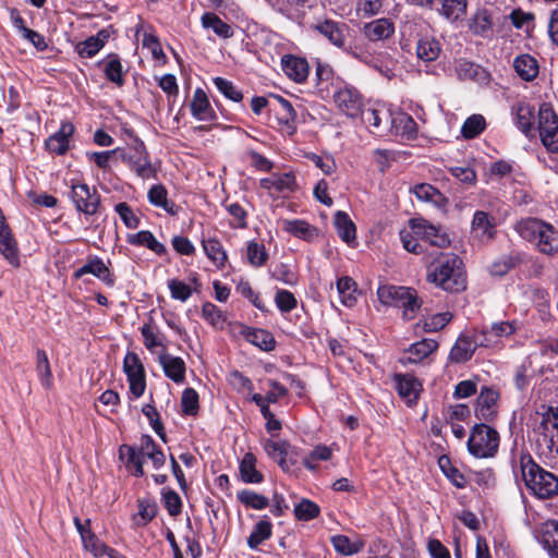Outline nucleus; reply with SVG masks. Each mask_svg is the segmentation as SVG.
<instances>
[{
  "label": "nucleus",
  "instance_id": "f257e3e1",
  "mask_svg": "<svg viewBox=\"0 0 558 558\" xmlns=\"http://www.w3.org/2000/svg\"><path fill=\"white\" fill-rule=\"evenodd\" d=\"M462 259L456 254L439 255L427 269V281L448 292L465 289L466 280Z\"/></svg>",
  "mask_w": 558,
  "mask_h": 558
},
{
  "label": "nucleus",
  "instance_id": "f03ea898",
  "mask_svg": "<svg viewBox=\"0 0 558 558\" xmlns=\"http://www.w3.org/2000/svg\"><path fill=\"white\" fill-rule=\"evenodd\" d=\"M522 477L526 487L539 498L546 499L558 494V477L537 465L529 454L520 459Z\"/></svg>",
  "mask_w": 558,
  "mask_h": 558
},
{
  "label": "nucleus",
  "instance_id": "7ed1b4c3",
  "mask_svg": "<svg viewBox=\"0 0 558 558\" xmlns=\"http://www.w3.org/2000/svg\"><path fill=\"white\" fill-rule=\"evenodd\" d=\"M517 230L524 240L533 243L541 253L553 255L558 251V234L549 223L536 218H527L517 225Z\"/></svg>",
  "mask_w": 558,
  "mask_h": 558
},
{
  "label": "nucleus",
  "instance_id": "20e7f679",
  "mask_svg": "<svg viewBox=\"0 0 558 558\" xmlns=\"http://www.w3.org/2000/svg\"><path fill=\"white\" fill-rule=\"evenodd\" d=\"M120 457L123 459L126 457V466L134 469L135 476H143L144 470V458L151 460L156 469L162 466L166 462L163 452L158 448L154 439L148 435L141 437L140 448L122 445L120 447Z\"/></svg>",
  "mask_w": 558,
  "mask_h": 558
},
{
  "label": "nucleus",
  "instance_id": "39448f33",
  "mask_svg": "<svg viewBox=\"0 0 558 558\" xmlns=\"http://www.w3.org/2000/svg\"><path fill=\"white\" fill-rule=\"evenodd\" d=\"M377 296L383 305L402 308L403 318L407 320L413 319L422 305L416 291L407 287L380 286Z\"/></svg>",
  "mask_w": 558,
  "mask_h": 558
},
{
  "label": "nucleus",
  "instance_id": "423d86ee",
  "mask_svg": "<svg viewBox=\"0 0 558 558\" xmlns=\"http://www.w3.org/2000/svg\"><path fill=\"white\" fill-rule=\"evenodd\" d=\"M499 447V434L486 424H476L470 434L468 448L476 458L494 457Z\"/></svg>",
  "mask_w": 558,
  "mask_h": 558
},
{
  "label": "nucleus",
  "instance_id": "0eeeda50",
  "mask_svg": "<svg viewBox=\"0 0 558 558\" xmlns=\"http://www.w3.org/2000/svg\"><path fill=\"white\" fill-rule=\"evenodd\" d=\"M121 159L142 179L147 180L156 177L157 170L149 160L148 153L143 142L121 153Z\"/></svg>",
  "mask_w": 558,
  "mask_h": 558
},
{
  "label": "nucleus",
  "instance_id": "6e6552de",
  "mask_svg": "<svg viewBox=\"0 0 558 558\" xmlns=\"http://www.w3.org/2000/svg\"><path fill=\"white\" fill-rule=\"evenodd\" d=\"M538 131L543 145L549 151L558 153V117L547 104L538 110Z\"/></svg>",
  "mask_w": 558,
  "mask_h": 558
},
{
  "label": "nucleus",
  "instance_id": "1a4fd4ad",
  "mask_svg": "<svg viewBox=\"0 0 558 558\" xmlns=\"http://www.w3.org/2000/svg\"><path fill=\"white\" fill-rule=\"evenodd\" d=\"M123 371L130 384V391L135 397H141L146 388L145 368L135 352H128L123 360Z\"/></svg>",
  "mask_w": 558,
  "mask_h": 558
},
{
  "label": "nucleus",
  "instance_id": "9d476101",
  "mask_svg": "<svg viewBox=\"0 0 558 558\" xmlns=\"http://www.w3.org/2000/svg\"><path fill=\"white\" fill-rule=\"evenodd\" d=\"M71 198L77 211L88 216L96 215L100 207V195L96 189L85 183L72 184Z\"/></svg>",
  "mask_w": 558,
  "mask_h": 558
},
{
  "label": "nucleus",
  "instance_id": "9b49d317",
  "mask_svg": "<svg viewBox=\"0 0 558 558\" xmlns=\"http://www.w3.org/2000/svg\"><path fill=\"white\" fill-rule=\"evenodd\" d=\"M496 220L484 210H476L471 222V234L481 243H488L496 236Z\"/></svg>",
  "mask_w": 558,
  "mask_h": 558
},
{
  "label": "nucleus",
  "instance_id": "f8f14e48",
  "mask_svg": "<svg viewBox=\"0 0 558 558\" xmlns=\"http://www.w3.org/2000/svg\"><path fill=\"white\" fill-rule=\"evenodd\" d=\"M411 223L414 234L430 245L446 247L450 244L449 236L426 220L412 219Z\"/></svg>",
  "mask_w": 558,
  "mask_h": 558
},
{
  "label": "nucleus",
  "instance_id": "ddd939ff",
  "mask_svg": "<svg viewBox=\"0 0 558 558\" xmlns=\"http://www.w3.org/2000/svg\"><path fill=\"white\" fill-rule=\"evenodd\" d=\"M478 345H487L486 342L477 341L475 333H462L452 347L449 359L454 363H464L473 356Z\"/></svg>",
  "mask_w": 558,
  "mask_h": 558
},
{
  "label": "nucleus",
  "instance_id": "4468645a",
  "mask_svg": "<svg viewBox=\"0 0 558 558\" xmlns=\"http://www.w3.org/2000/svg\"><path fill=\"white\" fill-rule=\"evenodd\" d=\"M158 361L168 378L177 384L184 381L186 367L185 362L181 357L169 354L166 348H163L158 354Z\"/></svg>",
  "mask_w": 558,
  "mask_h": 558
},
{
  "label": "nucleus",
  "instance_id": "2eb2a0df",
  "mask_svg": "<svg viewBox=\"0 0 558 558\" xmlns=\"http://www.w3.org/2000/svg\"><path fill=\"white\" fill-rule=\"evenodd\" d=\"M333 98L339 109L350 117L356 116L363 105L360 93L352 87H344L338 90Z\"/></svg>",
  "mask_w": 558,
  "mask_h": 558
},
{
  "label": "nucleus",
  "instance_id": "dca6fc26",
  "mask_svg": "<svg viewBox=\"0 0 558 558\" xmlns=\"http://www.w3.org/2000/svg\"><path fill=\"white\" fill-rule=\"evenodd\" d=\"M74 133V125L71 122H63L58 132L46 141V148L50 153L64 155L69 149L70 137Z\"/></svg>",
  "mask_w": 558,
  "mask_h": 558
},
{
  "label": "nucleus",
  "instance_id": "f3484780",
  "mask_svg": "<svg viewBox=\"0 0 558 558\" xmlns=\"http://www.w3.org/2000/svg\"><path fill=\"white\" fill-rule=\"evenodd\" d=\"M281 65L286 75L294 82L302 83L308 76V64L305 59L287 54L282 57Z\"/></svg>",
  "mask_w": 558,
  "mask_h": 558
},
{
  "label": "nucleus",
  "instance_id": "a211bd4d",
  "mask_svg": "<svg viewBox=\"0 0 558 558\" xmlns=\"http://www.w3.org/2000/svg\"><path fill=\"white\" fill-rule=\"evenodd\" d=\"M499 395L490 388H483L476 401V416L481 420L490 421L495 414V405Z\"/></svg>",
  "mask_w": 558,
  "mask_h": 558
},
{
  "label": "nucleus",
  "instance_id": "6ab92c4d",
  "mask_svg": "<svg viewBox=\"0 0 558 558\" xmlns=\"http://www.w3.org/2000/svg\"><path fill=\"white\" fill-rule=\"evenodd\" d=\"M86 274H92L96 276L98 279L104 281L107 286L111 287L114 284V278L110 274L108 267L105 265V263L98 258L95 257L93 259H89L87 264L78 268L74 272L75 278H81Z\"/></svg>",
  "mask_w": 558,
  "mask_h": 558
},
{
  "label": "nucleus",
  "instance_id": "aec40b11",
  "mask_svg": "<svg viewBox=\"0 0 558 558\" xmlns=\"http://www.w3.org/2000/svg\"><path fill=\"white\" fill-rule=\"evenodd\" d=\"M314 29L326 37L331 44L341 47L345 41V24H339L331 20H326L323 23L316 24Z\"/></svg>",
  "mask_w": 558,
  "mask_h": 558
},
{
  "label": "nucleus",
  "instance_id": "412c9836",
  "mask_svg": "<svg viewBox=\"0 0 558 558\" xmlns=\"http://www.w3.org/2000/svg\"><path fill=\"white\" fill-rule=\"evenodd\" d=\"M192 114L201 121H208L214 118V111L210 107L208 97L202 88H197L194 92V96L191 102Z\"/></svg>",
  "mask_w": 558,
  "mask_h": 558
},
{
  "label": "nucleus",
  "instance_id": "4be33fe9",
  "mask_svg": "<svg viewBox=\"0 0 558 558\" xmlns=\"http://www.w3.org/2000/svg\"><path fill=\"white\" fill-rule=\"evenodd\" d=\"M397 389L401 398L405 399L408 403H413L417 400L421 384L412 375H398Z\"/></svg>",
  "mask_w": 558,
  "mask_h": 558
},
{
  "label": "nucleus",
  "instance_id": "5701e85b",
  "mask_svg": "<svg viewBox=\"0 0 558 558\" xmlns=\"http://www.w3.org/2000/svg\"><path fill=\"white\" fill-rule=\"evenodd\" d=\"M395 32L393 24L387 19L375 20L364 26V33L371 40H381Z\"/></svg>",
  "mask_w": 558,
  "mask_h": 558
},
{
  "label": "nucleus",
  "instance_id": "b1692460",
  "mask_svg": "<svg viewBox=\"0 0 558 558\" xmlns=\"http://www.w3.org/2000/svg\"><path fill=\"white\" fill-rule=\"evenodd\" d=\"M517 74L524 81H532L538 74L537 61L530 54H521L513 62Z\"/></svg>",
  "mask_w": 558,
  "mask_h": 558
},
{
  "label": "nucleus",
  "instance_id": "393cba45",
  "mask_svg": "<svg viewBox=\"0 0 558 558\" xmlns=\"http://www.w3.org/2000/svg\"><path fill=\"white\" fill-rule=\"evenodd\" d=\"M202 25L204 28H211L214 33L223 38H231L234 35L231 25L223 22L217 14L207 12L202 15Z\"/></svg>",
  "mask_w": 558,
  "mask_h": 558
},
{
  "label": "nucleus",
  "instance_id": "a878e982",
  "mask_svg": "<svg viewBox=\"0 0 558 558\" xmlns=\"http://www.w3.org/2000/svg\"><path fill=\"white\" fill-rule=\"evenodd\" d=\"M468 0H441L440 14L451 23L461 21L466 14Z\"/></svg>",
  "mask_w": 558,
  "mask_h": 558
},
{
  "label": "nucleus",
  "instance_id": "bb28decb",
  "mask_svg": "<svg viewBox=\"0 0 558 558\" xmlns=\"http://www.w3.org/2000/svg\"><path fill=\"white\" fill-rule=\"evenodd\" d=\"M240 475L245 483L257 484L263 481V474L256 470V458L253 453L244 454L240 463Z\"/></svg>",
  "mask_w": 558,
  "mask_h": 558
},
{
  "label": "nucleus",
  "instance_id": "cd10ccee",
  "mask_svg": "<svg viewBox=\"0 0 558 558\" xmlns=\"http://www.w3.org/2000/svg\"><path fill=\"white\" fill-rule=\"evenodd\" d=\"M99 65L102 66L108 81L114 83L118 86H122L124 84L122 64L117 54L108 56L107 60L99 62Z\"/></svg>",
  "mask_w": 558,
  "mask_h": 558
},
{
  "label": "nucleus",
  "instance_id": "c85d7f7f",
  "mask_svg": "<svg viewBox=\"0 0 558 558\" xmlns=\"http://www.w3.org/2000/svg\"><path fill=\"white\" fill-rule=\"evenodd\" d=\"M339 236L348 244L355 241V225L344 211H337L333 219Z\"/></svg>",
  "mask_w": 558,
  "mask_h": 558
},
{
  "label": "nucleus",
  "instance_id": "c756f323",
  "mask_svg": "<svg viewBox=\"0 0 558 558\" xmlns=\"http://www.w3.org/2000/svg\"><path fill=\"white\" fill-rule=\"evenodd\" d=\"M542 543L549 554L558 558V522L547 521L542 529Z\"/></svg>",
  "mask_w": 558,
  "mask_h": 558
},
{
  "label": "nucleus",
  "instance_id": "7c9ffc66",
  "mask_svg": "<svg viewBox=\"0 0 558 558\" xmlns=\"http://www.w3.org/2000/svg\"><path fill=\"white\" fill-rule=\"evenodd\" d=\"M283 229L303 240H312L316 234V228L304 220H283Z\"/></svg>",
  "mask_w": 558,
  "mask_h": 558
},
{
  "label": "nucleus",
  "instance_id": "2f4dec72",
  "mask_svg": "<svg viewBox=\"0 0 558 558\" xmlns=\"http://www.w3.org/2000/svg\"><path fill=\"white\" fill-rule=\"evenodd\" d=\"M274 99L278 102L280 109L278 111V120L280 123H283L287 126V132L289 134H293L295 131L294 121L296 118V113L292 107V105L281 96H272Z\"/></svg>",
  "mask_w": 558,
  "mask_h": 558
},
{
  "label": "nucleus",
  "instance_id": "473e14b6",
  "mask_svg": "<svg viewBox=\"0 0 558 558\" xmlns=\"http://www.w3.org/2000/svg\"><path fill=\"white\" fill-rule=\"evenodd\" d=\"M416 53L418 59L423 61H434L440 53V45L435 38L423 37L417 43Z\"/></svg>",
  "mask_w": 558,
  "mask_h": 558
},
{
  "label": "nucleus",
  "instance_id": "72a5a7b5",
  "mask_svg": "<svg viewBox=\"0 0 558 558\" xmlns=\"http://www.w3.org/2000/svg\"><path fill=\"white\" fill-rule=\"evenodd\" d=\"M438 348V342L433 339H423L418 342L413 343L409 349V361L411 363H417L423 359L427 357Z\"/></svg>",
  "mask_w": 558,
  "mask_h": 558
},
{
  "label": "nucleus",
  "instance_id": "f704fd0d",
  "mask_svg": "<svg viewBox=\"0 0 558 558\" xmlns=\"http://www.w3.org/2000/svg\"><path fill=\"white\" fill-rule=\"evenodd\" d=\"M129 242L135 245L146 246L158 255L166 253L163 244L157 241L154 234L149 231H140L129 236Z\"/></svg>",
  "mask_w": 558,
  "mask_h": 558
},
{
  "label": "nucleus",
  "instance_id": "c9c22d12",
  "mask_svg": "<svg viewBox=\"0 0 558 558\" xmlns=\"http://www.w3.org/2000/svg\"><path fill=\"white\" fill-rule=\"evenodd\" d=\"M36 371L41 385L46 389H50L52 387V372L47 353L43 349L36 351Z\"/></svg>",
  "mask_w": 558,
  "mask_h": 558
},
{
  "label": "nucleus",
  "instance_id": "e433bc0d",
  "mask_svg": "<svg viewBox=\"0 0 558 558\" xmlns=\"http://www.w3.org/2000/svg\"><path fill=\"white\" fill-rule=\"evenodd\" d=\"M202 245L207 257L218 267L225 266L227 254L221 243L216 239L203 240Z\"/></svg>",
  "mask_w": 558,
  "mask_h": 558
},
{
  "label": "nucleus",
  "instance_id": "4c0bfd02",
  "mask_svg": "<svg viewBox=\"0 0 558 558\" xmlns=\"http://www.w3.org/2000/svg\"><path fill=\"white\" fill-rule=\"evenodd\" d=\"M167 195V190L161 184L153 185L148 191V199L153 205L163 208L171 215H175V206L173 203L168 201Z\"/></svg>",
  "mask_w": 558,
  "mask_h": 558
},
{
  "label": "nucleus",
  "instance_id": "58836bf2",
  "mask_svg": "<svg viewBox=\"0 0 558 558\" xmlns=\"http://www.w3.org/2000/svg\"><path fill=\"white\" fill-rule=\"evenodd\" d=\"M289 445L286 441L267 440L264 445L267 454L274 459L282 470L288 471L289 466L286 460Z\"/></svg>",
  "mask_w": 558,
  "mask_h": 558
},
{
  "label": "nucleus",
  "instance_id": "ea45409f",
  "mask_svg": "<svg viewBox=\"0 0 558 558\" xmlns=\"http://www.w3.org/2000/svg\"><path fill=\"white\" fill-rule=\"evenodd\" d=\"M515 119L519 129L524 133L529 134L534 123V109L532 106L525 102H520L514 107Z\"/></svg>",
  "mask_w": 558,
  "mask_h": 558
},
{
  "label": "nucleus",
  "instance_id": "a19ab883",
  "mask_svg": "<svg viewBox=\"0 0 558 558\" xmlns=\"http://www.w3.org/2000/svg\"><path fill=\"white\" fill-rule=\"evenodd\" d=\"M337 290L340 294L341 302L345 306H353L356 302V283L350 277H342L337 282Z\"/></svg>",
  "mask_w": 558,
  "mask_h": 558
},
{
  "label": "nucleus",
  "instance_id": "79ce46f5",
  "mask_svg": "<svg viewBox=\"0 0 558 558\" xmlns=\"http://www.w3.org/2000/svg\"><path fill=\"white\" fill-rule=\"evenodd\" d=\"M245 336L247 341L264 351H270L275 348L276 342L272 335L265 329H250Z\"/></svg>",
  "mask_w": 558,
  "mask_h": 558
},
{
  "label": "nucleus",
  "instance_id": "37998d69",
  "mask_svg": "<svg viewBox=\"0 0 558 558\" xmlns=\"http://www.w3.org/2000/svg\"><path fill=\"white\" fill-rule=\"evenodd\" d=\"M517 329H518V327H517L515 322L494 323L490 326L489 330L483 329V331H482V335L484 336L483 341L488 344V342H489L488 336L489 335H493L496 338L509 337V336L513 335L517 331Z\"/></svg>",
  "mask_w": 558,
  "mask_h": 558
},
{
  "label": "nucleus",
  "instance_id": "c03bdc74",
  "mask_svg": "<svg viewBox=\"0 0 558 558\" xmlns=\"http://www.w3.org/2000/svg\"><path fill=\"white\" fill-rule=\"evenodd\" d=\"M439 468L442 470L445 475L450 480V482L458 488H463L466 484L465 477L463 474L451 465L450 459L447 456H441L438 459Z\"/></svg>",
  "mask_w": 558,
  "mask_h": 558
},
{
  "label": "nucleus",
  "instance_id": "a18cd8bd",
  "mask_svg": "<svg viewBox=\"0 0 558 558\" xmlns=\"http://www.w3.org/2000/svg\"><path fill=\"white\" fill-rule=\"evenodd\" d=\"M271 535V524L268 521L262 520L257 522L251 535L247 538L250 548H257L259 544L268 539Z\"/></svg>",
  "mask_w": 558,
  "mask_h": 558
},
{
  "label": "nucleus",
  "instance_id": "49530a36",
  "mask_svg": "<svg viewBox=\"0 0 558 558\" xmlns=\"http://www.w3.org/2000/svg\"><path fill=\"white\" fill-rule=\"evenodd\" d=\"M486 122L483 116L472 114L462 125L461 133L465 138H474L485 129Z\"/></svg>",
  "mask_w": 558,
  "mask_h": 558
},
{
  "label": "nucleus",
  "instance_id": "de8ad7c7",
  "mask_svg": "<svg viewBox=\"0 0 558 558\" xmlns=\"http://www.w3.org/2000/svg\"><path fill=\"white\" fill-rule=\"evenodd\" d=\"M238 499L240 502H242L246 507H250V508H253L256 510H262V509L268 507V505H269V501L265 496L259 495L252 490H246V489L238 493Z\"/></svg>",
  "mask_w": 558,
  "mask_h": 558
},
{
  "label": "nucleus",
  "instance_id": "09e8293b",
  "mask_svg": "<svg viewBox=\"0 0 558 558\" xmlns=\"http://www.w3.org/2000/svg\"><path fill=\"white\" fill-rule=\"evenodd\" d=\"M331 543L335 549L344 556H351L359 553L363 543H351L350 538L345 535H335L331 537Z\"/></svg>",
  "mask_w": 558,
  "mask_h": 558
},
{
  "label": "nucleus",
  "instance_id": "8fccbe9b",
  "mask_svg": "<svg viewBox=\"0 0 558 558\" xmlns=\"http://www.w3.org/2000/svg\"><path fill=\"white\" fill-rule=\"evenodd\" d=\"M492 26V19L487 11H478L470 22V31L477 36H484Z\"/></svg>",
  "mask_w": 558,
  "mask_h": 558
},
{
  "label": "nucleus",
  "instance_id": "3c124183",
  "mask_svg": "<svg viewBox=\"0 0 558 558\" xmlns=\"http://www.w3.org/2000/svg\"><path fill=\"white\" fill-rule=\"evenodd\" d=\"M319 511V507L308 499H302L294 508L295 517L302 521H308L318 517Z\"/></svg>",
  "mask_w": 558,
  "mask_h": 558
},
{
  "label": "nucleus",
  "instance_id": "603ef678",
  "mask_svg": "<svg viewBox=\"0 0 558 558\" xmlns=\"http://www.w3.org/2000/svg\"><path fill=\"white\" fill-rule=\"evenodd\" d=\"M268 258V254L263 244L257 242H250L247 245V259L251 265L255 267L263 266Z\"/></svg>",
  "mask_w": 558,
  "mask_h": 558
},
{
  "label": "nucleus",
  "instance_id": "864d4df0",
  "mask_svg": "<svg viewBox=\"0 0 558 558\" xmlns=\"http://www.w3.org/2000/svg\"><path fill=\"white\" fill-rule=\"evenodd\" d=\"M182 412L186 415H195L198 412V395L193 388H186L181 398Z\"/></svg>",
  "mask_w": 558,
  "mask_h": 558
},
{
  "label": "nucleus",
  "instance_id": "5fc2aeb1",
  "mask_svg": "<svg viewBox=\"0 0 558 558\" xmlns=\"http://www.w3.org/2000/svg\"><path fill=\"white\" fill-rule=\"evenodd\" d=\"M413 193L418 199L424 202L438 204L439 201L441 199L440 192L430 184L426 183L415 185L413 189Z\"/></svg>",
  "mask_w": 558,
  "mask_h": 558
},
{
  "label": "nucleus",
  "instance_id": "6e6d98bb",
  "mask_svg": "<svg viewBox=\"0 0 558 558\" xmlns=\"http://www.w3.org/2000/svg\"><path fill=\"white\" fill-rule=\"evenodd\" d=\"M83 546L86 550L90 551L94 556L109 555L112 556L113 549L106 546L99 538L94 534L87 535V538L82 541Z\"/></svg>",
  "mask_w": 558,
  "mask_h": 558
},
{
  "label": "nucleus",
  "instance_id": "4d7b16f0",
  "mask_svg": "<svg viewBox=\"0 0 558 558\" xmlns=\"http://www.w3.org/2000/svg\"><path fill=\"white\" fill-rule=\"evenodd\" d=\"M203 317L215 327H222L226 322V316L215 304L205 303L202 308Z\"/></svg>",
  "mask_w": 558,
  "mask_h": 558
},
{
  "label": "nucleus",
  "instance_id": "13d9d810",
  "mask_svg": "<svg viewBox=\"0 0 558 558\" xmlns=\"http://www.w3.org/2000/svg\"><path fill=\"white\" fill-rule=\"evenodd\" d=\"M214 84L225 97L236 102L243 99L242 93L235 88L232 82L222 77H215Z\"/></svg>",
  "mask_w": 558,
  "mask_h": 558
},
{
  "label": "nucleus",
  "instance_id": "bf43d9fd",
  "mask_svg": "<svg viewBox=\"0 0 558 558\" xmlns=\"http://www.w3.org/2000/svg\"><path fill=\"white\" fill-rule=\"evenodd\" d=\"M157 505L150 500L142 499L138 500V517L140 521L136 522L137 525H146L150 522L157 514Z\"/></svg>",
  "mask_w": 558,
  "mask_h": 558
},
{
  "label": "nucleus",
  "instance_id": "052dcab7",
  "mask_svg": "<svg viewBox=\"0 0 558 558\" xmlns=\"http://www.w3.org/2000/svg\"><path fill=\"white\" fill-rule=\"evenodd\" d=\"M452 318L449 312L438 313L424 323V330L435 332L442 329Z\"/></svg>",
  "mask_w": 558,
  "mask_h": 558
},
{
  "label": "nucleus",
  "instance_id": "680f3d73",
  "mask_svg": "<svg viewBox=\"0 0 558 558\" xmlns=\"http://www.w3.org/2000/svg\"><path fill=\"white\" fill-rule=\"evenodd\" d=\"M275 302L281 312H291L296 307V299L288 290H278L275 296Z\"/></svg>",
  "mask_w": 558,
  "mask_h": 558
},
{
  "label": "nucleus",
  "instance_id": "e2e57ef3",
  "mask_svg": "<svg viewBox=\"0 0 558 558\" xmlns=\"http://www.w3.org/2000/svg\"><path fill=\"white\" fill-rule=\"evenodd\" d=\"M141 332L144 338V345L147 350L153 351L157 347L166 348L150 324H144L141 328Z\"/></svg>",
  "mask_w": 558,
  "mask_h": 558
},
{
  "label": "nucleus",
  "instance_id": "0e129e2a",
  "mask_svg": "<svg viewBox=\"0 0 558 558\" xmlns=\"http://www.w3.org/2000/svg\"><path fill=\"white\" fill-rule=\"evenodd\" d=\"M143 414L149 420L153 429L160 436L162 440H165L163 426L159 420V413L157 409L151 404H145L142 408Z\"/></svg>",
  "mask_w": 558,
  "mask_h": 558
},
{
  "label": "nucleus",
  "instance_id": "69168bd1",
  "mask_svg": "<svg viewBox=\"0 0 558 558\" xmlns=\"http://www.w3.org/2000/svg\"><path fill=\"white\" fill-rule=\"evenodd\" d=\"M101 48L99 39H96L94 36L88 37L76 46L78 54L83 58L94 57Z\"/></svg>",
  "mask_w": 558,
  "mask_h": 558
},
{
  "label": "nucleus",
  "instance_id": "338daca9",
  "mask_svg": "<svg viewBox=\"0 0 558 558\" xmlns=\"http://www.w3.org/2000/svg\"><path fill=\"white\" fill-rule=\"evenodd\" d=\"M116 211L128 228L135 229L138 227L140 220L126 203H119L116 206Z\"/></svg>",
  "mask_w": 558,
  "mask_h": 558
},
{
  "label": "nucleus",
  "instance_id": "774afa93",
  "mask_svg": "<svg viewBox=\"0 0 558 558\" xmlns=\"http://www.w3.org/2000/svg\"><path fill=\"white\" fill-rule=\"evenodd\" d=\"M515 265V259L512 256H502L495 260L490 267L489 272L493 276H504Z\"/></svg>",
  "mask_w": 558,
  "mask_h": 558
}]
</instances>
